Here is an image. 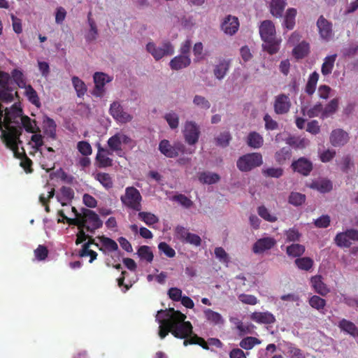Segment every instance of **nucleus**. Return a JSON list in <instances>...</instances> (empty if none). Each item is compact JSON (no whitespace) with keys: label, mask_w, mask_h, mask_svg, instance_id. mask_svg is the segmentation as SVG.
<instances>
[{"label":"nucleus","mask_w":358,"mask_h":358,"mask_svg":"<svg viewBox=\"0 0 358 358\" xmlns=\"http://www.w3.org/2000/svg\"><path fill=\"white\" fill-rule=\"evenodd\" d=\"M19 122L27 132L31 134L29 145L33 149L38 150L43 145L41 128L35 120L22 115L21 109L16 106H11L10 110L4 116V122L0 127L1 138L6 146L13 150L17 148L20 133L13 124Z\"/></svg>","instance_id":"f257e3e1"},{"label":"nucleus","mask_w":358,"mask_h":358,"mask_svg":"<svg viewBox=\"0 0 358 358\" xmlns=\"http://www.w3.org/2000/svg\"><path fill=\"white\" fill-rule=\"evenodd\" d=\"M259 34L263 41L262 48L270 55L276 53L281 43V38L276 37L274 23L271 20H264L259 27Z\"/></svg>","instance_id":"f03ea898"},{"label":"nucleus","mask_w":358,"mask_h":358,"mask_svg":"<svg viewBox=\"0 0 358 358\" xmlns=\"http://www.w3.org/2000/svg\"><path fill=\"white\" fill-rule=\"evenodd\" d=\"M72 224L78 226V229H85L90 233H94L95 230L101 228L103 222L100 220L99 215L92 210L82 208L81 216L70 220Z\"/></svg>","instance_id":"7ed1b4c3"},{"label":"nucleus","mask_w":358,"mask_h":358,"mask_svg":"<svg viewBox=\"0 0 358 358\" xmlns=\"http://www.w3.org/2000/svg\"><path fill=\"white\" fill-rule=\"evenodd\" d=\"M122 203L127 208L136 211L141 210L142 196L134 187H127L125 193L120 196Z\"/></svg>","instance_id":"20e7f679"},{"label":"nucleus","mask_w":358,"mask_h":358,"mask_svg":"<svg viewBox=\"0 0 358 358\" xmlns=\"http://www.w3.org/2000/svg\"><path fill=\"white\" fill-rule=\"evenodd\" d=\"M186 317L185 315H180V318L171 322V334L174 337L185 339L192 334L193 327L190 322L185 321Z\"/></svg>","instance_id":"39448f33"},{"label":"nucleus","mask_w":358,"mask_h":358,"mask_svg":"<svg viewBox=\"0 0 358 358\" xmlns=\"http://www.w3.org/2000/svg\"><path fill=\"white\" fill-rule=\"evenodd\" d=\"M182 132L185 142L189 145H195L201 134L199 124L193 120L185 122Z\"/></svg>","instance_id":"423d86ee"},{"label":"nucleus","mask_w":358,"mask_h":358,"mask_svg":"<svg viewBox=\"0 0 358 358\" xmlns=\"http://www.w3.org/2000/svg\"><path fill=\"white\" fill-rule=\"evenodd\" d=\"M146 50L155 58L159 60L165 56L174 53V47L170 43H164L157 45L153 42H149L146 45Z\"/></svg>","instance_id":"0eeeda50"},{"label":"nucleus","mask_w":358,"mask_h":358,"mask_svg":"<svg viewBox=\"0 0 358 358\" xmlns=\"http://www.w3.org/2000/svg\"><path fill=\"white\" fill-rule=\"evenodd\" d=\"M109 113L117 122L120 124H126L133 120V115L125 110L118 101H114L110 104Z\"/></svg>","instance_id":"6e6552de"},{"label":"nucleus","mask_w":358,"mask_h":358,"mask_svg":"<svg viewBox=\"0 0 358 358\" xmlns=\"http://www.w3.org/2000/svg\"><path fill=\"white\" fill-rule=\"evenodd\" d=\"M351 241H358V230L355 229H347L336 234L334 238L335 243L340 248H350Z\"/></svg>","instance_id":"1a4fd4ad"},{"label":"nucleus","mask_w":358,"mask_h":358,"mask_svg":"<svg viewBox=\"0 0 358 358\" xmlns=\"http://www.w3.org/2000/svg\"><path fill=\"white\" fill-rule=\"evenodd\" d=\"M113 76L103 72H96L93 75L94 83V95L102 96L105 93V85L113 80Z\"/></svg>","instance_id":"9d476101"},{"label":"nucleus","mask_w":358,"mask_h":358,"mask_svg":"<svg viewBox=\"0 0 358 358\" xmlns=\"http://www.w3.org/2000/svg\"><path fill=\"white\" fill-rule=\"evenodd\" d=\"M185 149V145L180 142L176 143L171 145L169 141L164 139L160 141L159 144V150L164 155H179L182 153Z\"/></svg>","instance_id":"9b49d317"},{"label":"nucleus","mask_w":358,"mask_h":358,"mask_svg":"<svg viewBox=\"0 0 358 358\" xmlns=\"http://www.w3.org/2000/svg\"><path fill=\"white\" fill-rule=\"evenodd\" d=\"M239 28L238 19L233 15L226 16L221 24V29L227 35L232 36L235 34Z\"/></svg>","instance_id":"f8f14e48"},{"label":"nucleus","mask_w":358,"mask_h":358,"mask_svg":"<svg viewBox=\"0 0 358 358\" xmlns=\"http://www.w3.org/2000/svg\"><path fill=\"white\" fill-rule=\"evenodd\" d=\"M131 138L125 134L119 132L111 136L108 141V145L112 150H120L124 145L129 144Z\"/></svg>","instance_id":"ddd939ff"},{"label":"nucleus","mask_w":358,"mask_h":358,"mask_svg":"<svg viewBox=\"0 0 358 358\" xmlns=\"http://www.w3.org/2000/svg\"><path fill=\"white\" fill-rule=\"evenodd\" d=\"M276 241L272 237H264L258 239L252 246V251L255 254H262L273 248Z\"/></svg>","instance_id":"4468645a"},{"label":"nucleus","mask_w":358,"mask_h":358,"mask_svg":"<svg viewBox=\"0 0 358 358\" xmlns=\"http://www.w3.org/2000/svg\"><path fill=\"white\" fill-rule=\"evenodd\" d=\"M287 5V0H270L268 8L273 17L281 18Z\"/></svg>","instance_id":"2eb2a0df"},{"label":"nucleus","mask_w":358,"mask_h":358,"mask_svg":"<svg viewBox=\"0 0 358 358\" xmlns=\"http://www.w3.org/2000/svg\"><path fill=\"white\" fill-rule=\"evenodd\" d=\"M262 163V158H238L236 165L240 171L247 172Z\"/></svg>","instance_id":"dca6fc26"},{"label":"nucleus","mask_w":358,"mask_h":358,"mask_svg":"<svg viewBox=\"0 0 358 358\" xmlns=\"http://www.w3.org/2000/svg\"><path fill=\"white\" fill-rule=\"evenodd\" d=\"M297 10L294 8H288L285 14H282V27L287 30H292L296 24Z\"/></svg>","instance_id":"f3484780"},{"label":"nucleus","mask_w":358,"mask_h":358,"mask_svg":"<svg viewBox=\"0 0 358 358\" xmlns=\"http://www.w3.org/2000/svg\"><path fill=\"white\" fill-rule=\"evenodd\" d=\"M191 64L189 55H179L174 57L169 62L170 68L173 71H179L188 67Z\"/></svg>","instance_id":"a211bd4d"},{"label":"nucleus","mask_w":358,"mask_h":358,"mask_svg":"<svg viewBox=\"0 0 358 358\" xmlns=\"http://www.w3.org/2000/svg\"><path fill=\"white\" fill-rule=\"evenodd\" d=\"M317 27L322 38L329 40L332 36L331 24L323 16L317 21Z\"/></svg>","instance_id":"6ab92c4d"},{"label":"nucleus","mask_w":358,"mask_h":358,"mask_svg":"<svg viewBox=\"0 0 358 358\" xmlns=\"http://www.w3.org/2000/svg\"><path fill=\"white\" fill-rule=\"evenodd\" d=\"M292 166L294 171L303 176H308L313 169V164L307 158H299Z\"/></svg>","instance_id":"aec40b11"},{"label":"nucleus","mask_w":358,"mask_h":358,"mask_svg":"<svg viewBox=\"0 0 358 358\" xmlns=\"http://www.w3.org/2000/svg\"><path fill=\"white\" fill-rule=\"evenodd\" d=\"M250 319L258 323L271 324L275 322V316L270 312H254L250 315Z\"/></svg>","instance_id":"412c9836"},{"label":"nucleus","mask_w":358,"mask_h":358,"mask_svg":"<svg viewBox=\"0 0 358 358\" xmlns=\"http://www.w3.org/2000/svg\"><path fill=\"white\" fill-rule=\"evenodd\" d=\"M349 139L348 134L341 129H336L331 131L330 142L334 146L345 144Z\"/></svg>","instance_id":"4be33fe9"},{"label":"nucleus","mask_w":358,"mask_h":358,"mask_svg":"<svg viewBox=\"0 0 358 358\" xmlns=\"http://www.w3.org/2000/svg\"><path fill=\"white\" fill-rule=\"evenodd\" d=\"M290 106V101L287 96L285 94H280L276 96L274 103V108L277 113H286L289 110Z\"/></svg>","instance_id":"5701e85b"},{"label":"nucleus","mask_w":358,"mask_h":358,"mask_svg":"<svg viewBox=\"0 0 358 358\" xmlns=\"http://www.w3.org/2000/svg\"><path fill=\"white\" fill-rule=\"evenodd\" d=\"M230 67V60L222 59H220L218 63L215 65L213 72L215 78L218 80H222L227 75Z\"/></svg>","instance_id":"b1692460"},{"label":"nucleus","mask_w":358,"mask_h":358,"mask_svg":"<svg viewBox=\"0 0 358 358\" xmlns=\"http://www.w3.org/2000/svg\"><path fill=\"white\" fill-rule=\"evenodd\" d=\"M180 315H184L179 310H176L173 308H169L165 310L157 311L156 320L162 319L164 320H170L171 322L180 318Z\"/></svg>","instance_id":"393cba45"},{"label":"nucleus","mask_w":358,"mask_h":358,"mask_svg":"<svg viewBox=\"0 0 358 358\" xmlns=\"http://www.w3.org/2000/svg\"><path fill=\"white\" fill-rule=\"evenodd\" d=\"M336 58V54L329 55L324 58L321 67V73L324 76H329L332 73Z\"/></svg>","instance_id":"a878e982"},{"label":"nucleus","mask_w":358,"mask_h":358,"mask_svg":"<svg viewBox=\"0 0 358 358\" xmlns=\"http://www.w3.org/2000/svg\"><path fill=\"white\" fill-rule=\"evenodd\" d=\"M310 281L315 291L319 294L326 296L329 292V289L326 284L322 281L321 275H315L312 277Z\"/></svg>","instance_id":"bb28decb"},{"label":"nucleus","mask_w":358,"mask_h":358,"mask_svg":"<svg viewBox=\"0 0 358 358\" xmlns=\"http://www.w3.org/2000/svg\"><path fill=\"white\" fill-rule=\"evenodd\" d=\"M246 143L248 146L254 149L261 148L264 143V138L262 135L256 131H252L246 137Z\"/></svg>","instance_id":"cd10ccee"},{"label":"nucleus","mask_w":358,"mask_h":358,"mask_svg":"<svg viewBox=\"0 0 358 358\" xmlns=\"http://www.w3.org/2000/svg\"><path fill=\"white\" fill-rule=\"evenodd\" d=\"M338 327L341 331H345L353 337L358 336V328L350 320L342 319L339 322Z\"/></svg>","instance_id":"c85d7f7f"},{"label":"nucleus","mask_w":358,"mask_h":358,"mask_svg":"<svg viewBox=\"0 0 358 358\" xmlns=\"http://www.w3.org/2000/svg\"><path fill=\"white\" fill-rule=\"evenodd\" d=\"M203 315L206 321L213 325H218L224 322L222 315L210 308H205Z\"/></svg>","instance_id":"c756f323"},{"label":"nucleus","mask_w":358,"mask_h":358,"mask_svg":"<svg viewBox=\"0 0 358 358\" xmlns=\"http://www.w3.org/2000/svg\"><path fill=\"white\" fill-rule=\"evenodd\" d=\"M42 127L45 135L55 138L56 134V124L52 119L47 116L44 117L42 122Z\"/></svg>","instance_id":"7c9ffc66"},{"label":"nucleus","mask_w":358,"mask_h":358,"mask_svg":"<svg viewBox=\"0 0 358 358\" xmlns=\"http://www.w3.org/2000/svg\"><path fill=\"white\" fill-rule=\"evenodd\" d=\"M164 119L167 122L169 128L172 130H176L180 125L179 114L174 110L166 112L164 115Z\"/></svg>","instance_id":"2f4dec72"},{"label":"nucleus","mask_w":358,"mask_h":358,"mask_svg":"<svg viewBox=\"0 0 358 358\" xmlns=\"http://www.w3.org/2000/svg\"><path fill=\"white\" fill-rule=\"evenodd\" d=\"M312 189L318 190L322 193L329 192L332 188V182L327 179H322L320 180L313 182L310 185Z\"/></svg>","instance_id":"473e14b6"},{"label":"nucleus","mask_w":358,"mask_h":358,"mask_svg":"<svg viewBox=\"0 0 358 358\" xmlns=\"http://www.w3.org/2000/svg\"><path fill=\"white\" fill-rule=\"evenodd\" d=\"M71 82L78 97H83L87 91V85L84 81L78 76H73Z\"/></svg>","instance_id":"72a5a7b5"},{"label":"nucleus","mask_w":358,"mask_h":358,"mask_svg":"<svg viewBox=\"0 0 358 358\" xmlns=\"http://www.w3.org/2000/svg\"><path fill=\"white\" fill-rule=\"evenodd\" d=\"M189 338H185L183 345L187 346L188 345H199L204 350H209L207 342L201 337L198 336L196 334L192 333L189 336Z\"/></svg>","instance_id":"f704fd0d"},{"label":"nucleus","mask_w":358,"mask_h":358,"mask_svg":"<svg viewBox=\"0 0 358 358\" xmlns=\"http://www.w3.org/2000/svg\"><path fill=\"white\" fill-rule=\"evenodd\" d=\"M220 180L218 174L211 172H202L199 173V180L203 184L213 185Z\"/></svg>","instance_id":"c9c22d12"},{"label":"nucleus","mask_w":358,"mask_h":358,"mask_svg":"<svg viewBox=\"0 0 358 358\" xmlns=\"http://www.w3.org/2000/svg\"><path fill=\"white\" fill-rule=\"evenodd\" d=\"M305 246L299 243H293L286 248V252L288 256L292 257H299L305 252Z\"/></svg>","instance_id":"e433bc0d"},{"label":"nucleus","mask_w":358,"mask_h":358,"mask_svg":"<svg viewBox=\"0 0 358 358\" xmlns=\"http://www.w3.org/2000/svg\"><path fill=\"white\" fill-rule=\"evenodd\" d=\"M338 107V99H334L324 108L322 113V118L324 119L334 115Z\"/></svg>","instance_id":"4c0bfd02"},{"label":"nucleus","mask_w":358,"mask_h":358,"mask_svg":"<svg viewBox=\"0 0 358 358\" xmlns=\"http://www.w3.org/2000/svg\"><path fill=\"white\" fill-rule=\"evenodd\" d=\"M309 52V45L306 42H301L294 47L292 50L293 55L296 59H301L306 57Z\"/></svg>","instance_id":"58836bf2"},{"label":"nucleus","mask_w":358,"mask_h":358,"mask_svg":"<svg viewBox=\"0 0 358 358\" xmlns=\"http://www.w3.org/2000/svg\"><path fill=\"white\" fill-rule=\"evenodd\" d=\"M137 255L142 260H145L147 262L150 263L153 260V252L150 247L148 245H141L138 248Z\"/></svg>","instance_id":"ea45409f"},{"label":"nucleus","mask_w":358,"mask_h":358,"mask_svg":"<svg viewBox=\"0 0 358 358\" xmlns=\"http://www.w3.org/2000/svg\"><path fill=\"white\" fill-rule=\"evenodd\" d=\"M156 321L159 324V336L162 339H164L169 333H171V324L170 320H164L162 319L156 320Z\"/></svg>","instance_id":"a19ab883"},{"label":"nucleus","mask_w":358,"mask_h":358,"mask_svg":"<svg viewBox=\"0 0 358 358\" xmlns=\"http://www.w3.org/2000/svg\"><path fill=\"white\" fill-rule=\"evenodd\" d=\"M261 341L259 338L252 336H248L240 341L239 346L245 350H249L252 349L256 345H259Z\"/></svg>","instance_id":"79ce46f5"},{"label":"nucleus","mask_w":358,"mask_h":358,"mask_svg":"<svg viewBox=\"0 0 358 358\" xmlns=\"http://www.w3.org/2000/svg\"><path fill=\"white\" fill-rule=\"evenodd\" d=\"M94 178L97 180L106 189L113 187V182L112 178L106 173H97Z\"/></svg>","instance_id":"37998d69"},{"label":"nucleus","mask_w":358,"mask_h":358,"mask_svg":"<svg viewBox=\"0 0 358 358\" xmlns=\"http://www.w3.org/2000/svg\"><path fill=\"white\" fill-rule=\"evenodd\" d=\"M319 80V74L316 71L312 73L308 78L306 86V92L308 94H313L316 88V85L317 81Z\"/></svg>","instance_id":"c03bdc74"},{"label":"nucleus","mask_w":358,"mask_h":358,"mask_svg":"<svg viewBox=\"0 0 358 358\" xmlns=\"http://www.w3.org/2000/svg\"><path fill=\"white\" fill-rule=\"evenodd\" d=\"M138 217L148 226L153 225L159 222V218L152 213L139 212Z\"/></svg>","instance_id":"a18cd8bd"},{"label":"nucleus","mask_w":358,"mask_h":358,"mask_svg":"<svg viewBox=\"0 0 358 358\" xmlns=\"http://www.w3.org/2000/svg\"><path fill=\"white\" fill-rule=\"evenodd\" d=\"M231 140V136L229 131H223L219 134L215 138V141L217 145L220 147H227Z\"/></svg>","instance_id":"49530a36"},{"label":"nucleus","mask_w":358,"mask_h":358,"mask_svg":"<svg viewBox=\"0 0 358 358\" xmlns=\"http://www.w3.org/2000/svg\"><path fill=\"white\" fill-rule=\"evenodd\" d=\"M294 262L299 268L304 271H309L313 266V260L307 257L297 258Z\"/></svg>","instance_id":"de8ad7c7"},{"label":"nucleus","mask_w":358,"mask_h":358,"mask_svg":"<svg viewBox=\"0 0 358 358\" xmlns=\"http://www.w3.org/2000/svg\"><path fill=\"white\" fill-rule=\"evenodd\" d=\"M192 103L196 107L202 110H208L210 108V101L206 98L201 95L194 96Z\"/></svg>","instance_id":"09e8293b"},{"label":"nucleus","mask_w":358,"mask_h":358,"mask_svg":"<svg viewBox=\"0 0 358 358\" xmlns=\"http://www.w3.org/2000/svg\"><path fill=\"white\" fill-rule=\"evenodd\" d=\"M323 111V106L321 104H316L311 108H303V113L304 115L312 117H320L322 118V113Z\"/></svg>","instance_id":"8fccbe9b"},{"label":"nucleus","mask_w":358,"mask_h":358,"mask_svg":"<svg viewBox=\"0 0 358 358\" xmlns=\"http://www.w3.org/2000/svg\"><path fill=\"white\" fill-rule=\"evenodd\" d=\"M287 353L291 358H306L303 351L291 343L286 344Z\"/></svg>","instance_id":"3c124183"},{"label":"nucleus","mask_w":358,"mask_h":358,"mask_svg":"<svg viewBox=\"0 0 358 358\" xmlns=\"http://www.w3.org/2000/svg\"><path fill=\"white\" fill-rule=\"evenodd\" d=\"M309 304L312 308L320 310L325 307L326 301L319 296L314 295L310 298Z\"/></svg>","instance_id":"603ef678"},{"label":"nucleus","mask_w":358,"mask_h":358,"mask_svg":"<svg viewBox=\"0 0 358 358\" xmlns=\"http://www.w3.org/2000/svg\"><path fill=\"white\" fill-rule=\"evenodd\" d=\"M77 149L83 156H89L92 153L91 145L85 141H79L77 144Z\"/></svg>","instance_id":"864d4df0"},{"label":"nucleus","mask_w":358,"mask_h":358,"mask_svg":"<svg viewBox=\"0 0 358 358\" xmlns=\"http://www.w3.org/2000/svg\"><path fill=\"white\" fill-rule=\"evenodd\" d=\"M305 201V194L299 192H292L289 196V202L296 206L301 205Z\"/></svg>","instance_id":"5fc2aeb1"},{"label":"nucleus","mask_w":358,"mask_h":358,"mask_svg":"<svg viewBox=\"0 0 358 358\" xmlns=\"http://www.w3.org/2000/svg\"><path fill=\"white\" fill-rule=\"evenodd\" d=\"M25 94L29 101L36 106H39L40 101L38 95L36 91L30 85L25 87Z\"/></svg>","instance_id":"6e6d98bb"},{"label":"nucleus","mask_w":358,"mask_h":358,"mask_svg":"<svg viewBox=\"0 0 358 358\" xmlns=\"http://www.w3.org/2000/svg\"><path fill=\"white\" fill-rule=\"evenodd\" d=\"M287 143L296 148H304L308 144V141L305 138L292 136L287 139Z\"/></svg>","instance_id":"4d7b16f0"},{"label":"nucleus","mask_w":358,"mask_h":358,"mask_svg":"<svg viewBox=\"0 0 358 358\" xmlns=\"http://www.w3.org/2000/svg\"><path fill=\"white\" fill-rule=\"evenodd\" d=\"M172 200L178 202L182 206L186 208H189L193 205V202L187 196L182 194L173 196Z\"/></svg>","instance_id":"13d9d810"},{"label":"nucleus","mask_w":358,"mask_h":358,"mask_svg":"<svg viewBox=\"0 0 358 358\" xmlns=\"http://www.w3.org/2000/svg\"><path fill=\"white\" fill-rule=\"evenodd\" d=\"M257 213L261 217L268 222H273L277 220V217L275 215H271L264 206H259L257 209Z\"/></svg>","instance_id":"bf43d9fd"},{"label":"nucleus","mask_w":358,"mask_h":358,"mask_svg":"<svg viewBox=\"0 0 358 358\" xmlns=\"http://www.w3.org/2000/svg\"><path fill=\"white\" fill-rule=\"evenodd\" d=\"M99 239H100L101 243L103 244V245L109 251L117 250L118 245L114 240H113L110 238H108V237H105L103 236L99 237Z\"/></svg>","instance_id":"052dcab7"},{"label":"nucleus","mask_w":358,"mask_h":358,"mask_svg":"<svg viewBox=\"0 0 358 358\" xmlns=\"http://www.w3.org/2000/svg\"><path fill=\"white\" fill-rule=\"evenodd\" d=\"M285 234L286 236V241L289 242L298 241L301 236L299 230L295 228L289 229L285 231Z\"/></svg>","instance_id":"680f3d73"},{"label":"nucleus","mask_w":358,"mask_h":358,"mask_svg":"<svg viewBox=\"0 0 358 358\" xmlns=\"http://www.w3.org/2000/svg\"><path fill=\"white\" fill-rule=\"evenodd\" d=\"M87 244L83 245L82 249L79 252V255H80V257H82L90 256V259L89 262H90V263H92L93 261H94L96 259L98 255L95 251L90 250V249H87Z\"/></svg>","instance_id":"e2e57ef3"},{"label":"nucleus","mask_w":358,"mask_h":358,"mask_svg":"<svg viewBox=\"0 0 358 358\" xmlns=\"http://www.w3.org/2000/svg\"><path fill=\"white\" fill-rule=\"evenodd\" d=\"M238 299L244 304L256 305L258 303L257 298L252 294H241L238 295Z\"/></svg>","instance_id":"0e129e2a"},{"label":"nucleus","mask_w":358,"mask_h":358,"mask_svg":"<svg viewBox=\"0 0 358 358\" xmlns=\"http://www.w3.org/2000/svg\"><path fill=\"white\" fill-rule=\"evenodd\" d=\"M34 255L38 261L45 260L48 255V250L46 246L39 245L34 250Z\"/></svg>","instance_id":"69168bd1"},{"label":"nucleus","mask_w":358,"mask_h":358,"mask_svg":"<svg viewBox=\"0 0 358 358\" xmlns=\"http://www.w3.org/2000/svg\"><path fill=\"white\" fill-rule=\"evenodd\" d=\"M194 61H200L203 59V45L201 42L196 43L193 47Z\"/></svg>","instance_id":"338daca9"},{"label":"nucleus","mask_w":358,"mask_h":358,"mask_svg":"<svg viewBox=\"0 0 358 358\" xmlns=\"http://www.w3.org/2000/svg\"><path fill=\"white\" fill-rule=\"evenodd\" d=\"M159 250L168 257H173L176 255L175 250L166 243L161 242L158 245Z\"/></svg>","instance_id":"774afa93"}]
</instances>
